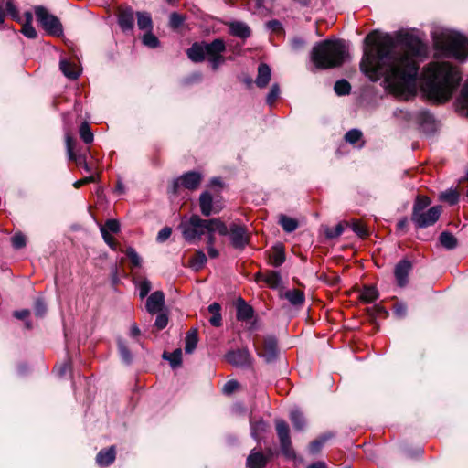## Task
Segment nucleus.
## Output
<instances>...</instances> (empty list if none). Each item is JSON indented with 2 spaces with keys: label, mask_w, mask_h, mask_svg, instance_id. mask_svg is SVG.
<instances>
[{
  "label": "nucleus",
  "mask_w": 468,
  "mask_h": 468,
  "mask_svg": "<svg viewBox=\"0 0 468 468\" xmlns=\"http://www.w3.org/2000/svg\"><path fill=\"white\" fill-rule=\"evenodd\" d=\"M333 437V433L331 432H328V433H325L324 435H322L320 438H318L317 440L312 441L309 445V450H310V452L312 453H317L321 448L323 447V445L324 444V442L331 439Z\"/></svg>",
  "instance_id": "obj_38"
},
{
  "label": "nucleus",
  "mask_w": 468,
  "mask_h": 468,
  "mask_svg": "<svg viewBox=\"0 0 468 468\" xmlns=\"http://www.w3.org/2000/svg\"><path fill=\"white\" fill-rule=\"evenodd\" d=\"M137 26L141 30L152 31L153 21L151 15L147 12H137Z\"/></svg>",
  "instance_id": "obj_30"
},
{
  "label": "nucleus",
  "mask_w": 468,
  "mask_h": 468,
  "mask_svg": "<svg viewBox=\"0 0 468 468\" xmlns=\"http://www.w3.org/2000/svg\"><path fill=\"white\" fill-rule=\"evenodd\" d=\"M225 357L229 364L236 367H249L251 364V357L248 349L229 351Z\"/></svg>",
  "instance_id": "obj_13"
},
{
  "label": "nucleus",
  "mask_w": 468,
  "mask_h": 468,
  "mask_svg": "<svg viewBox=\"0 0 468 468\" xmlns=\"http://www.w3.org/2000/svg\"><path fill=\"white\" fill-rule=\"evenodd\" d=\"M441 213V207L434 206L418 215H411V220L417 228H427L437 222Z\"/></svg>",
  "instance_id": "obj_9"
},
{
  "label": "nucleus",
  "mask_w": 468,
  "mask_h": 468,
  "mask_svg": "<svg viewBox=\"0 0 468 468\" xmlns=\"http://www.w3.org/2000/svg\"><path fill=\"white\" fill-rule=\"evenodd\" d=\"M115 448L113 446L98 452L96 462L100 466H108L115 460Z\"/></svg>",
  "instance_id": "obj_21"
},
{
  "label": "nucleus",
  "mask_w": 468,
  "mask_h": 468,
  "mask_svg": "<svg viewBox=\"0 0 468 468\" xmlns=\"http://www.w3.org/2000/svg\"><path fill=\"white\" fill-rule=\"evenodd\" d=\"M344 232V226L342 223H338L334 228H328L325 230V235L329 239H335L342 235Z\"/></svg>",
  "instance_id": "obj_50"
},
{
  "label": "nucleus",
  "mask_w": 468,
  "mask_h": 468,
  "mask_svg": "<svg viewBox=\"0 0 468 468\" xmlns=\"http://www.w3.org/2000/svg\"><path fill=\"white\" fill-rule=\"evenodd\" d=\"M423 90L427 96L438 102L448 101L462 80L457 68L448 62H431L423 73Z\"/></svg>",
  "instance_id": "obj_2"
},
{
  "label": "nucleus",
  "mask_w": 468,
  "mask_h": 468,
  "mask_svg": "<svg viewBox=\"0 0 468 468\" xmlns=\"http://www.w3.org/2000/svg\"><path fill=\"white\" fill-rule=\"evenodd\" d=\"M80 135L86 144H90L93 141V133L87 122L81 123L80 127Z\"/></svg>",
  "instance_id": "obj_45"
},
{
  "label": "nucleus",
  "mask_w": 468,
  "mask_h": 468,
  "mask_svg": "<svg viewBox=\"0 0 468 468\" xmlns=\"http://www.w3.org/2000/svg\"><path fill=\"white\" fill-rule=\"evenodd\" d=\"M91 182H95V176H86V177H84L82 179L77 180L73 184V186H74L75 188H80L83 185L88 184V183H91Z\"/></svg>",
  "instance_id": "obj_62"
},
{
  "label": "nucleus",
  "mask_w": 468,
  "mask_h": 468,
  "mask_svg": "<svg viewBox=\"0 0 468 468\" xmlns=\"http://www.w3.org/2000/svg\"><path fill=\"white\" fill-rule=\"evenodd\" d=\"M167 324H168L167 314L164 312L157 313V317L155 319L154 325L159 330H162L166 327Z\"/></svg>",
  "instance_id": "obj_52"
},
{
  "label": "nucleus",
  "mask_w": 468,
  "mask_h": 468,
  "mask_svg": "<svg viewBox=\"0 0 468 468\" xmlns=\"http://www.w3.org/2000/svg\"><path fill=\"white\" fill-rule=\"evenodd\" d=\"M59 68L63 74L71 80L77 79L80 74V69L79 67L76 64L68 61L67 59L60 60Z\"/></svg>",
  "instance_id": "obj_24"
},
{
  "label": "nucleus",
  "mask_w": 468,
  "mask_h": 468,
  "mask_svg": "<svg viewBox=\"0 0 468 468\" xmlns=\"http://www.w3.org/2000/svg\"><path fill=\"white\" fill-rule=\"evenodd\" d=\"M229 32L235 37L247 38L250 36V27L243 22H232L229 24Z\"/></svg>",
  "instance_id": "obj_26"
},
{
  "label": "nucleus",
  "mask_w": 468,
  "mask_h": 468,
  "mask_svg": "<svg viewBox=\"0 0 468 468\" xmlns=\"http://www.w3.org/2000/svg\"><path fill=\"white\" fill-rule=\"evenodd\" d=\"M361 137H362V133H361V131H359L357 129H352V130L348 131L345 135L346 141L352 144L358 142L361 139Z\"/></svg>",
  "instance_id": "obj_49"
},
{
  "label": "nucleus",
  "mask_w": 468,
  "mask_h": 468,
  "mask_svg": "<svg viewBox=\"0 0 468 468\" xmlns=\"http://www.w3.org/2000/svg\"><path fill=\"white\" fill-rule=\"evenodd\" d=\"M118 23L123 31L132 30L134 24L133 11L131 8H125L120 11Z\"/></svg>",
  "instance_id": "obj_17"
},
{
  "label": "nucleus",
  "mask_w": 468,
  "mask_h": 468,
  "mask_svg": "<svg viewBox=\"0 0 468 468\" xmlns=\"http://www.w3.org/2000/svg\"><path fill=\"white\" fill-rule=\"evenodd\" d=\"M138 288H139V296L141 299H143L149 293V292L151 291L152 285H151L150 281L143 280L138 284Z\"/></svg>",
  "instance_id": "obj_53"
},
{
  "label": "nucleus",
  "mask_w": 468,
  "mask_h": 468,
  "mask_svg": "<svg viewBox=\"0 0 468 468\" xmlns=\"http://www.w3.org/2000/svg\"><path fill=\"white\" fill-rule=\"evenodd\" d=\"M202 176L197 172H187L173 183V193H176L180 186L189 190L197 189L201 183Z\"/></svg>",
  "instance_id": "obj_11"
},
{
  "label": "nucleus",
  "mask_w": 468,
  "mask_h": 468,
  "mask_svg": "<svg viewBox=\"0 0 468 468\" xmlns=\"http://www.w3.org/2000/svg\"><path fill=\"white\" fill-rule=\"evenodd\" d=\"M143 44L151 48H155L159 46L158 38L152 33V31H147L142 37Z\"/></svg>",
  "instance_id": "obj_43"
},
{
  "label": "nucleus",
  "mask_w": 468,
  "mask_h": 468,
  "mask_svg": "<svg viewBox=\"0 0 468 468\" xmlns=\"http://www.w3.org/2000/svg\"><path fill=\"white\" fill-rule=\"evenodd\" d=\"M348 57V48L344 40H324L312 50L311 58L316 68L326 69L341 66Z\"/></svg>",
  "instance_id": "obj_3"
},
{
  "label": "nucleus",
  "mask_w": 468,
  "mask_h": 468,
  "mask_svg": "<svg viewBox=\"0 0 468 468\" xmlns=\"http://www.w3.org/2000/svg\"><path fill=\"white\" fill-rule=\"evenodd\" d=\"M250 424L251 437L256 441H260L261 435L267 431L268 424L262 419H250Z\"/></svg>",
  "instance_id": "obj_22"
},
{
  "label": "nucleus",
  "mask_w": 468,
  "mask_h": 468,
  "mask_svg": "<svg viewBox=\"0 0 468 468\" xmlns=\"http://www.w3.org/2000/svg\"><path fill=\"white\" fill-rule=\"evenodd\" d=\"M407 308L403 303H399L395 306V314L399 317H403L406 314Z\"/></svg>",
  "instance_id": "obj_64"
},
{
  "label": "nucleus",
  "mask_w": 468,
  "mask_h": 468,
  "mask_svg": "<svg viewBox=\"0 0 468 468\" xmlns=\"http://www.w3.org/2000/svg\"><path fill=\"white\" fill-rule=\"evenodd\" d=\"M179 228L184 239L190 243L200 240L206 232H218L221 236L228 234L227 225L219 218L202 219L197 215L183 218Z\"/></svg>",
  "instance_id": "obj_4"
},
{
  "label": "nucleus",
  "mask_w": 468,
  "mask_h": 468,
  "mask_svg": "<svg viewBox=\"0 0 468 468\" xmlns=\"http://www.w3.org/2000/svg\"><path fill=\"white\" fill-rule=\"evenodd\" d=\"M411 267V262L408 260H402L395 266L394 273L399 286L403 287L408 283V276Z\"/></svg>",
  "instance_id": "obj_16"
},
{
  "label": "nucleus",
  "mask_w": 468,
  "mask_h": 468,
  "mask_svg": "<svg viewBox=\"0 0 468 468\" xmlns=\"http://www.w3.org/2000/svg\"><path fill=\"white\" fill-rule=\"evenodd\" d=\"M35 14L37 21L45 29V31L52 36L58 37L62 35L63 28L62 25L59 22L58 18L48 12V10L43 6H36Z\"/></svg>",
  "instance_id": "obj_6"
},
{
  "label": "nucleus",
  "mask_w": 468,
  "mask_h": 468,
  "mask_svg": "<svg viewBox=\"0 0 468 468\" xmlns=\"http://www.w3.org/2000/svg\"><path fill=\"white\" fill-rule=\"evenodd\" d=\"M186 20V16L176 12H173L169 16V27L173 29L179 28Z\"/></svg>",
  "instance_id": "obj_44"
},
{
  "label": "nucleus",
  "mask_w": 468,
  "mask_h": 468,
  "mask_svg": "<svg viewBox=\"0 0 468 468\" xmlns=\"http://www.w3.org/2000/svg\"><path fill=\"white\" fill-rule=\"evenodd\" d=\"M280 95V87L278 84H272L271 90L267 95L266 102L269 105H272Z\"/></svg>",
  "instance_id": "obj_48"
},
{
  "label": "nucleus",
  "mask_w": 468,
  "mask_h": 468,
  "mask_svg": "<svg viewBox=\"0 0 468 468\" xmlns=\"http://www.w3.org/2000/svg\"><path fill=\"white\" fill-rule=\"evenodd\" d=\"M101 233L104 241L112 249L116 250V243L112 236L110 233L106 232L104 229H101Z\"/></svg>",
  "instance_id": "obj_61"
},
{
  "label": "nucleus",
  "mask_w": 468,
  "mask_h": 468,
  "mask_svg": "<svg viewBox=\"0 0 468 468\" xmlns=\"http://www.w3.org/2000/svg\"><path fill=\"white\" fill-rule=\"evenodd\" d=\"M118 349H119V353L121 355L122 361L125 364H130L133 360V356H132L131 352L129 351V349L127 348L124 342L121 339L118 340Z\"/></svg>",
  "instance_id": "obj_42"
},
{
  "label": "nucleus",
  "mask_w": 468,
  "mask_h": 468,
  "mask_svg": "<svg viewBox=\"0 0 468 468\" xmlns=\"http://www.w3.org/2000/svg\"><path fill=\"white\" fill-rule=\"evenodd\" d=\"M431 203V201L429 197L418 196L413 205L412 215H418L420 212H424Z\"/></svg>",
  "instance_id": "obj_36"
},
{
  "label": "nucleus",
  "mask_w": 468,
  "mask_h": 468,
  "mask_svg": "<svg viewBox=\"0 0 468 468\" xmlns=\"http://www.w3.org/2000/svg\"><path fill=\"white\" fill-rule=\"evenodd\" d=\"M171 233H172L171 228H168V227L163 228L158 232L157 240L160 242L166 240L171 236Z\"/></svg>",
  "instance_id": "obj_60"
},
{
  "label": "nucleus",
  "mask_w": 468,
  "mask_h": 468,
  "mask_svg": "<svg viewBox=\"0 0 468 468\" xmlns=\"http://www.w3.org/2000/svg\"><path fill=\"white\" fill-rule=\"evenodd\" d=\"M285 261V253L283 247L281 245L274 246L270 254V262L271 265L278 267Z\"/></svg>",
  "instance_id": "obj_29"
},
{
  "label": "nucleus",
  "mask_w": 468,
  "mask_h": 468,
  "mask_svg": "<svg viewBox=\"0 0 468 468\" xmlns=\"http://www.w3.org/2000/svg\"><path fill=\"white\" fill-rule=\"evenodd\" d=\"M258 355L268 363L272 362L278 356L277 340L273 336H266L263 339L262 346H256Z\"/></svg>",
  "instance_id": "obj_12"
},
{
  "label": "nucleus",
  "mask_w": 468,
  "mask_h": 468,
  "mask_svg": "<svg viewBox=\"0 0 468 468\" xmlns=\"http://www.w3.org/2000/svg\"><path fill=\"white\" fill-rule=\"evenodd\" d=\"M440 199L441 201L449 203L450 205H454L459 200V194L454 189H448L440 194Z\"/></svg>",
  "instance_id": "obj_39"
},
{
  "label": "nucleus",
  "mask_w": 468,
  "mask_h": 468,
  "mask_svg": "<svg viewBox=\"0 0 468 468\" xmlns=\"http://www.w3.org/2000/svg\"><path fill=\"white\" fill-rule=\"evenodd\" d=\"M101 229H104L106 232L117 233L120 230V224L115 219H109L105 222V225L101 227Z\"/></svg>",
  "instance_id": "obj_51"
},
{
  "label": "nucleus",
  "mask_w": 468,
  "mask_h": 468,
  "mask_svg": "<svg viewBox=\"0 0 468 468\" xmlns=\"http://www.w3.org/2000/svg\"><path fill=\"white\" fill-rule=\"evenodd\" d=\"M239 388V383L236 380H229L223 387V392L225 394H231Z\"/></svg>",
  "instance_id": "obj_58"
},
{
  "label": "nucleus",
  "mask_w": 468,
  "mask_h": 468,
  "mask_svg": "<svg viewBox=\"0 0 468 468\" xmlns=\"http://www.w3.org/2000/svg\"><path fill=\"white\" fill-rule=\"evenodd\" d=\"M267 464L266 456L255 450L251 451L250 455L247 458V467L248 468H264Z\"/></svg>",
  "instance_id": "obj_19"
},
{
  "label": "nucleus",
  "mask_w": 468,
  "mask_h": 468,
  "mask_svg": "<svg viewBox=\"0 0 468 468\" xmlns=\"http://www.w3.org/2000/svg\"><path fill=\"white\" fill-rule=\"evenodd\" d=\"M459 104L462 109L466 111V114L468 115V81L462 88Z\"/></svg>",
  "instance_id": "obj_46"
},
{
  "label": "nucleus",
  "mask_w": 468,
  "mask_h": 468,
  "mask_svg": "<svg viewBox=\"0 0 468 468\" xmlns=\"http://www.w3.org/2000/svg\"><path fill=\"white\" fill-rule=\"evenodd\" d=\"M352 229L362 238L367 235V230L366 227L358 221H355L352 223Z\"/></svg>",
  "instance_id": "obj_56"
},
{
  "label": "nucleus",
  "mask_w": 468,
  "mask_h": 468,
  "mask_svg": "<svg viewBox=\"0 0 468 468\" xmlns=\"http://www.w3.org/2000/svg\"><path fill=\"white\" fill-rule=\"evenodd\" d=\"M361 70L372 81L382 77L386 89L397 97L409 99L415 92L418 58L425 52L422 42L405 34L395 41L389 35L368 34L365 40Z\"/></svg>",
  "instance_id": "obj_1"
},
{
  "label": "nucleus",
  "mask_w": 468,
  "mask_h": 468,
  "mask_svg": "<svg viewBox=\"0 0 468 468\" xmlns=\"http://www.w3.org/2000/svg\"><path fill=\"white\" fill-rule=\"evenodd\" d=\"M279 224L282 226L285 232L291 233L298 228V222L296 219L281 215L279 218Z\"/></svg>",
  "instance_id": "obj_34"
},
{
  "label": "nucleus",
  "mask_w": 468,
  "mask_h": 468,
  "mask_svg": "<svg viewBox=\"0 0 468 468\" xmlns=\"http://www.w3.org/2000/svg\"><path fill=\"white\" fill-rule=\"evenodd\" d=\"M198 342L197 338V331L196 329H191L188 331L186 336V346H185V351L186 353H192L195 348L197 347Z\"/></svg>",
  "instance_id": "obj_32"
},
{
  "label": "nucleus",
  "mask_w": 468,
  "mask_h": 468,
  "mask_svg": "<svg viewBox=\"0 0 468 468\" xmlns=\"http://www.w3.org/2000/svg\"><path fill=\"white\" fill-rule=\"evenodd\" d=\"M334 90L337 95L343 96L350 92L351 86L346 80H340L335 83Z\"/></svg>",
  "instance_id": "obj_41"
},
{
  "label": "nucleus",
  "mask_w": 468,
  "mask_h": 468,
  "mask_svg": "<svg viewBox=\"0 0 468 468\" xmlns=\"http://www.w3.org/2000/svg\"><path fill=\"white\" fill-rule=\"evenodd\" d=\"M271 75V68L265 63H261L258 67L256 85L261 89L265 88L270 82Z\"/></svg>",
  "instance_id": "obj_18"
},
{
  "label": "nucleus",
  "mask_w": 468,
  "mask_h": 468,
  "mask_svg": "<svg viewBox=\"0 0 468 468\" xmlns=\"http://www.w3.org/2000/svg\"><path fill=\"white\" fill-rule=\"evenodd\" d=\"M290 420L292 423L294 430L302 431L306 427V420L303 413L295 409L290 412Z\"/></svg>",
  "instance_id": "obj_28"
},
{
  "label": "nucleus",
  "mask_w": 468,
  "mask_h": 468,
  "mask_svg": "<svg viewBox=\"0 0 468 468\" xmlns=\"http://www.w3.org/2000/svg\"><path fill=\"white\" fill-rule=\"evenodd\" d=\"M439 239L441 245L447 250H452L457 246V239L450 232H441Z\"/></svg>",
  "instance_id": "obj_33"
},
{
  "label": "nucleus",
  "mask_w": 468,
  "mask_h": 468,
  "mask_svg": "<svg viewBox=\"0 0 468 468\" xmlns=\"http://www.w3.org/2000/svg\"><path fill=\"white\" fill-rule=\"evenodd\" d=\"M227 235L229 236L231 244L236 249H243L250 241L246 227L236 223L230 224Z\"/></svg>",
  "instance_id": "obj_10"
},
{
  "label": "nucleus",
  "mask_w": 468,
  "mask_h": 468,
  "mask_svg": "<svg viewBox=\"0 0 468 468\" xmlns=\"http://www.w3.org/2000/svg\"><path fill=\"white\" fill-rule=\"evenodd\" d=\"M46 305L41 300H37L34 306L35 314L38 317H42L46 313Z\"/></svg>",
  "instance_id": "obj_57"
},
{
  "label": "nucleus",
  "mask_w": 468,
  "mask_h": 468,
  "mask_svg": "<svg viewBox=\"0 0 468 468\" xmlns=\"http://www.w3.org/2000/svg\"><path fill=\"white\" fill-rule=\"evenodd\" d=\"M206 261H207V257H206L205 253L201 250H197L195 252V254L191 258L189 263H190V266L192 269H194L195 271H199L200 269L203 268Z\"/></svg>",
  "instance_id": "obj_37"
},
{
  "label": "nucleus",
  "mask_w": 468,
  "mask_h": 468,
  "mask_svg": "<svg viewBox=\"0 0 468 468\" xmlns=\"http://www.w3.org/2000/svg\"><path fill=\"white\" fill-rule=\"evenodd\" d=\"M203 44L206 57L210 62L212 69H217L225 60L222 56L226 49L225 42L220 38H217L211 43L203 42Z\"/></svg>",
  "instance_id": "obj_7"
},
{
  "label": "nucleus",
  "mask_w": 468,
  "mask_h": 468,
  "mask_svg": "<svg viewBox=\"0 0 468 468\" xmlns=\"http://www.w3.org/2000/svg\"><path fill=\"white\" fill-rule=\"evenodd\" d=\"M437 48L459 60L468 59V39L461 34L443 30L434 37Z\"/></svg>",
  "instance_id": "obj_5"
},
{
  "label": "nucleus",
  "mask_w": 468,
  "mask_h": 468,
  "mask_svg": "<svg viewBox=\"0 0 468 468\" xmlns=\"http://www.w3.org/2000/svg\"><path fill=\"white\" fill-rule=\"evenodd\" d=\"M72 140L69 136H67L66 138V144H67V151L69 154V158L70 160H73L78 165L83 167L85 171L90 172V167L89 166L88 163L86 162L84 155H77L73 153L72 150Z\"/></svg>",
  "instance_id": "obj_23"
},
{
  "label": "nucleus",
  "mask_w": 468,
  "mask_h": 468,
  "mask_svg": "<svg viewBox=\"0 0 468 468\" xmlns=\"http://www.w3.org/2000/svg\"><path fill=\"white\" fill-rule=\"evenodd\" d=\"M162 356L169 361L173 368L179 367L182 363V350L180 348L176 349L172 353L164 352Z\"/></svg>",
  "instance_id": "obj_31"
},
{
  "label": "nucleus",
  "mask_w": 468,
  "mask_h": 468,
  "mask_svg": "<svg viewBox=\"0 0 468 468\" xmlns=\"http://www.w3.org/2000/svg\"><path fill=\"white\" fill-rule=\"evenodd\" d=\"M275 426L282 454L288 458H294L295 452L292 447L288 424L283 420H276Z\"/></svg>",
  "instance_id": "obj_8"
},
{
  "label": "nucleus",
  "mask_w": 468,
  "mask_h": 468,
  "mask_svg": "<svg viewBox=\"0 0 468 468\" xmlns=\"http://www.w3.org/2000/svg\"><path fill=\"white\" fill-rule=\"evenodd\" d=\"M187 56L194 62L203 61L206 58L203 42L194 43L187 49Z\"/></svg>",
  "instance_id": "obj_25"
},
{
  "label": "nucleus",
  "mask_w": 468,
  "mask_h": 468,
  "mask_svg": "<svg viewBox=\"0 0 468 468\" xmlns=\"http://www.w3.org/2000/svg\"><path fill=\"white\" fill-rule=\"evenodd\" d=\"M6 10L9 13V15L12 16L13 19H15L16 21H20L18 11L11 1H8L6 3Z\"/></svg>",
  "instance_id": "obj_59"
},
{
  "label": "nucleus",
  "mask_w": 468,
  "mask_h": 468,
  "mask_svg": "<svg viewBox=\"0 0 468 468\" xmlns=\"http://www.w3.org/2000/svg\"><path fill=\"white\" fill-rule=\"evenodd\" d=\"M378 297L375 287H366L361 292V300L366 303H372Z\"/></svg>",
  "instance_id": "obj_40"
},
{
  "label": "nucleus",
  "mask_w": 468,
  "mask_h": 468,
  "mask_svg": "<svg viewBox=\"0 0 468 468\" xmlns=\"http://www.w3.org/2000/svg\"><path fill=\"white\" fill-rule=\"evenodd\" d=\"M285 298L292 305H301L304 302V293L300 290H290L285 292Z\"/></svg>",
  "instance_id": "obj_35"
},
{
  "label": "nucleus",
  "mask_w": 468,
  "mask_h": 468,
  "mask_svg": "<svg viewBox=\"0 0 468 468\" xmlns=\"http://www.w3.org/2000/svg\"><path fill=\"white\" fill-rule=\"evenodd\" d=\"M165 308V294L162 291H155L149 295L145 303L146 311L154 314L163 312Z\"/></svg>",
  "instance_id": "obj_14"
},
{
  "label": "nucleus",
  "mask_w": 468,
  "mask_h": 468,
  "mask_svg": "<svg viewBox=\"0 0 468 468\" xmlns=\"http://www.w3.org/2000/svg\"><path fill=\"white\" fill-rule=\"evenodd\" d=\"M126 256L129 258L133 267L141 266L142 259L133 248H127Z\"/></svg>",
  "instance_id": "obj_47"
},
{
  "label": "nucleus",
  "mask_w": 468,
  "mask_h": 468,
  "mask_svg": "<svg viewBox=\"0 0 468 468\" xmlns=\"http://www.w3.org/2000/svg\"><path fill=\"white\" fill-rule=\"evenodd\" d=\"M221 320H222L221 314H212V316L209 319V323L213 326L218 327V326L221 325Z\"/></svg>",
  "instance_id": "obj_63"
},
{
  "label": "nucleus",
  "mask_w": 468,
  "mask_h": 468,
  "mask_svg": "<svg viewBox=\"0 0 468 468\" xmlns=\"http://www.w3.org/2000/svg\"><path fill=\"white\" fill-rule=\"evenodd\" d=\"M253 308L243 299H239L237 303V319L239 321H248L253 317Z\"/></svg>",
  "instance_id": "obj_20"
},
{
  "label": "nucleus",
  "mask_w": 468,
  "mask_h": 468,
  "mask_svg": "<svg viewBox=\"0 0 468 468\" xmlns=\"http://www.w3.org/2000/svg\"><path fill=\"white\" fill-rule=\"evenodd\" d=\"M200 210L203 216L209 217L212 214H218L221 210V207L214 205L212 196L209 192L206 191L200 195L199 197Z\"/></svg>",
  "instance_id": "obj_15"
},
{
  "label": "nucleus",
  "mask_w": 468,
  "mask_h": 468,
  "mask_svg": "<svg viewBox=\"0 0 468 468\" xmlns=\"http://www.w3.org/2000/svg\"><path fill=\"white\" fill-rule=\"evenodd\" d=\"M12 245L16 249H21L26 246V237L21 233H16L12 237Z\"/></svg>",
  "instance_id": "obj_54"
},
{
  "label": "nucleus",
  "mask_w": 468,
  "mask_h": 468,
  "mask_svg": "<svg viewBox=\"0 0 468 468\" xmlns=\"http://www.w3.org/2000/svg\"><path fill=\"white\" fill-rule=\"evenodd\" d=\"M21 32L23 35L28 38H36L37 31L30 23H23V27Z\"/></svg>",
  "instance_id": "obj_55"
},
{
  "label": "nucleus",
  "mask_w": 468,
  "mask_h": 468,
  "mask_svg": "<svg viewBox=\"0 0 468 468\" xmlns=\"http://www.w3.org/2000/svg\"><path fill=\"white\" fill-rule=\"evenodd\" d=\"M257 279L264 281L271 288L273 289L278 288L282 282L279 272L274 271H270L265 275L258 273Z\"/></svg>",
  "instance_id": "obj_27"
}]
</instances>
